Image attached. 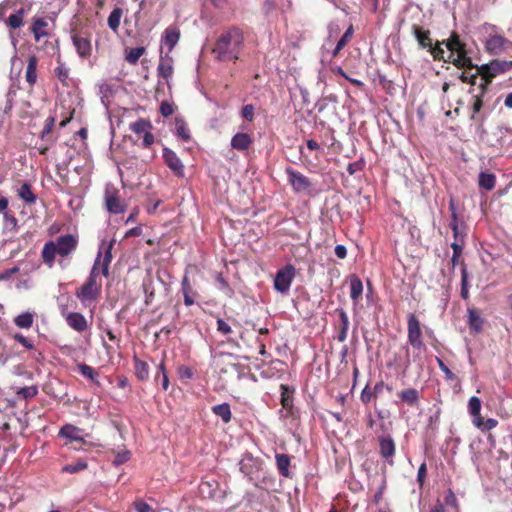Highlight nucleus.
<instances>
[{
	"mask_svg": "<svg viewBox=\"0 0 512 512\" xmlns=\"http://www.w3.org/2000/svg\"><path fill=\"white\" fill-rule=\"evenodd\" d=\"M112 246L113 242L101 243L87 281L76 292V296L82 303H90L98 298L102 287L101 275L107 277L109 273V265L112 261Z\"/></svg>",
	"mask_w": 512,
	"mask_h": 512,
	"instance_id": "1",
	"label": "nucleus"
},
{
	"mask_svg": "<svg viewBox=\"0 0 512 512\" xmlns=\"http://www.w3.org/2000/svg\"><path fill=\"white\" fill-rule=\"evenodd\" d=\"M243 43V32L237 27H231L219 36L213 48V53L221 61L237 60Z\"/></svg>",
	"mask_w": 512,
	"mask_h": 512,
	"instance_id": "2",
	"label": "nucleus"
},
{
	"mask_svg": "<svg viewBox=\"0 0 512 512\" xmlns=\"http://www.w3.org/2000/svg\"><path fill=\"white\" fill-rule=\"evenodd\" d=\"M483 44L491 55L511 54L512 41L504 36L501 29L489 23L482 25Z\"/></svg>",
	"mask_w": 512,
	"mask_h": 512,
	"instance_id": "3",
	"label": "nucleus"
},
{
	"mask_svg": "<svg viewBox=\"0 0 512 512\" xmlns=\"http://www.w3.org/2000/svg\"><path fill=\"white\" fill-rule=\"evenodd\" d=\"M512 69V61L508 60H492L487 64L482 65L478 72L482 75L481 82L479 84L482 93L486 92V89L491 80L503 73H506Z\"/></svg>",
	"mask_w": 512,
	"mask_h": 512,
	"instance_id": "4",
	"label": "nucleus"
},
{
	"mask_svg": "<svg viewBox=\"0 0 512 512\" xmlns=\"http://www.w3.org/2000/svg\"><path fill=\"white\" fill-rule=\"evenodd\" d=\"M445 44L446 48L450 51L449 61L457 67H472L471 59L467 56L464 45L461 43L459 36L456 34L440 43V46Z\"/></svg>",
	"mask_w": 512,
	"mask_h": 512,
	"instance_id": "5",
	"label": "nucleus"
},
{
	"mask_svg": "<svg viewBox=\"0 0 512 512\" xmlns=\"http://www.w3.org/2000/svg\"><path fill=\"white\" fill-rule=\"evenodd\" d=\"M412 32L419 46L423 49H427L435 60L444 59V49L440 46V42H437L435 45L433 44L428 30H424L417 25H413Z\"/></svg>",
	"mask_w": 512,
	"mask_h": 512,
	"instance_id": "6",
	"label": "nucleus"
},
{
	"mask_svg": "<svg viewBox=\"0 0 512 512\" xmlns=\"http://www.w3.org/2000/svg\"><path fill=\"white\" fill-rule=\"evenodd\" d=\"M295 276L296 268L291 264L285 265L277 271L274 277V289L280 294L287 295Z\"/></svg>",
	"mask_w": 512,
	"mask_h": 512,
	"instance_id": "7",
	"label": "nucleus"
},
{
	"mask_svg": "<svg viewBox=\"0 0 512 512\" xmlns=\"http://www.w3.org/2000/svg\"><path fill=\"white\" fill-rule=\"evenodd\" d=\"M105 207L113 214L123 213L126 209L124 201L119 197L117 189L107 187L105 191Z\"/></svg>",
	"mask_w": 512,
	"mask_h": 512,
	"instance_id": "8",
	"label": "nucleus"
},
{
	"mask_svg": "<svg viewBox=\"0 0 512 512\" xmlns=\"http://www.w3.org/2000/svg\"><path fill=\"white\" fill-rule=\"evenodd\" d=\"M420 323L414 314L408 316V342L415 349L424 348Z\"/></svg>",
	"mask_w": 512,
	"mask_h": 512,
	"instance_id": "9",
	"label": "nucleus"
},
{
	"mask_svg": "<svg viewBox=\"0 0 512 512\" xmlns=\"http://www.w3.org/2000/svg\"><path fill=\"white\" fill-rule=\"evenodd\" d=\"M163 158L167 166L177 175L184 176V165L174 151L169 148L163 149Z\"/></svg>",
	"mask_w": 512,
	"mask_h": 512,
	"instance_id": "10",
	"label": "nucleus"
},
{
	"mask_svg": "<svg viewBox=\"0 0 512 512\" xmlns=\"http://www.w3.org/2000/svg\"><path fill=\"white\" fill-rule=\"evenodd\" d=\"M54 244L57 247V252L61 256L69 255L73 250H75L77 245V240L74 236L70 234H66L60 236Z\"/></svg>",
	"mask_w": 512,
	"mask_h": 512,
	"instance_id": "11",
	"label": "nucleus"
},
{
	"mask_svg": "<svg viewBox=\"0 0 512 512\" xmlns=\"http://www.w3.org/2000/svg\"><path fill=\"white\" fill-rule=\"evenodd\" d=\"M286 173L290 184L296 191H303L309 188V179L300 172L293 170L292 168H287Z\"/></svg>",
	"mask_w": 512,
	"mask_h": 512,
	"instance_id": "12",
	"label": "nucleus"
},
{
	"mask_svg": "<svg viewBox=\"0 0 512 512\" xmlns=\"http://www.w3.org/2000/svg\"><path fill=\"white\" fill-rule=\"evenodd\" d=\"M157 72L158 75L164 78L167 84L169 85V79L172 77L173 74V58L170 56L169 53L163 55V52L161 51Z\"/></svg>",
	"mask_w": 512,
	"mask_h": 512,
	"instance_id": "13",
	"label": "nucleus"
},
{
	"mask_svg": "<svg viewBox=\"0 0 512 512\" xmlns=\"http://www.w3.org/2000/svg\"><path fill=\"white\" fill-rule=\"evenodd\" d=\"M59 436L62 438H66L70 441H84L82 430L72 424L64 425L59 431Z\"/></svg>",
	"mask_w": 512,
	"mask_h": 512,
	"instance_id": "14",
	"label": "nucleus"
},
{
	"mask_svg": "<svg viewBox=\"0 0 512 512\" xmlns=\"http://www.w3.org/2000/svg\"><path fill=\"white\" fill-rule=\"evenodd\" d=\"M72 41L78 55L82 58H86L91 54V42L85 37L78 35L72 36Z\"/></svg>",
	"mask_w": 512,
	"mask_h": 512,
	"instance_id": "15",
	"label": "nucleus"
},
{
	"mask_svg": "<svg viewBox=\"0 0 512 512\" xmlns=\"http://www.w3.org/2000/svg\"><path fill=\"white\" fill-rule=\"evenodd\" d=\"M67 324L78 332H82L87 328V320L85 317L76 312H71L66 315Z\"/></svg>",
	"mask_w": 512,
	"mask_h": 512,
	"instance_id": "16",
	"label": "nucleus"
},
{
	"mask_svg": "<svg viewBox=\"0 0 512 512\" xmlns=\"http://www.w3.org/2000/svg\"><path fill=\"white\" fill-rule=\"evenodd\" d=\"M180 38V31L177 28L169 27L164 31V35L162 38L163 45L168 47V52L173 50V48L176 46Z\"/></svg>",
	"mask_w": 512,
	"mask_h": 512,
	"instance_id": "17",
	"label": "nucleus"
},
{
	"mask_svg": "<svg viewBox=\"0 0 512 512\" xmlns=\"http://www.w3.org/2000/svg\"><path fill=\"white\" fill-rule=\"evenodd\" d=\"M380 454L383 458H392L395 454V443L390 436H382L379 438Z\"/></svg>",
	"mask_w": 512,
	"mask_h": 512,
	"instance_id": "18",
	"label": "nucleus"
},
{
	"mask_svg": "<svg viewBox=\"0 0 512 512\" xmlns=\"http://www.w3.org/2000/svg\"><path fill=\"white\" fill-rule=\"evenodd\" d=\"M468 325L471 331L479 333L483 328L484 320L480 313L475 309H468Z\"/></svg>",
	"mask_w": 512,
	"mask_h": 512,
	"instance_id": "19",
	"label": "nucleus"
},
{
	"mask_svg": "<svg viewBox=\"0 0 512 512\" xmlns=\"http://www.w3.org/2000/svg\"><path fill=\"white\" fill-rule=\"evenodd\" d=\"M363 293V283L356 275L350 276V297L356 305Z\"/></svg>",
	"mask_w": 512,
	"mask_h": 512,
	"instance_id": "20",
	"label": "nucleus"
},
{
	"mask_svg": "<svg viewBox=\"0 0 512 512\" xmlns=\"http://www.w3.org/2000/svg\"><path fill=\"white\" fill-rule=\"evenodd\" d=\"M251 143L252 139L247 133H237L231 140V146L237 150H245Z\"/></svg>",
	"mask_w": 512,
	"mask_h": 512,
	"instance_id": "21",
	"label": "nucleus"
},
{
	"mask_svg": "<svg viewBox=\"0 0 512 512\" xmlns=\"http://www.w3.org/2000/svg\"><path fill=\"white\" fill-rule=\"evenodd\" d=\"M58 254L57 247L54 242L50 241L45 243L42 249V258L43 261L49 266L52 267L54 264L55 255Z\"/></svg>",
	"mask_w": 512,
	"mask_h": 512,
	"instance_id": "22",
	"label": "nucleus"
},
{
	"mask_svg": "<svg viewBox=\"0 0 512 512\" xmlns=\"http://www.w3.org/2000/svg\"><path fill=\"white\" fill-rule=\"evenodd\" d=\"M181 288H182V292H183V296H184L185 305L186 306L193 305L195 302L194 297H195L196 293L193 291L192 286H191L187 276H184L182 283H181Z\"/></svg>",
	"mask_w": 512,
	"mask_h": 512,
	"instance_id": "23",
	"label": "nucleus"
},
{
	"mask_svg": "<svg viewBox=\"0 0 512 512\" xmlns=\"http://www.w3.org/2000/svg\"><path fill=\"white\" fill-rule=\"evenodd\" d=\"M48 23L43 18H35L32 26V32L34 34L35 40L40 41L42 37H46L48 33L45 28Z\"/></svg>",
	"mask_w": 512,
	"mask_h": 512,
	"instance_id": "24",
	"label": "nucleus"
},
{
	"mask_svg": "<svg viewBox=\"0 0 512 512\" xmlns=\"http://www.w3.org/2000/svg\"><path fill=\"white\" fill-rule=\"evenodd\" d=\"M175 134L184 142L190 140V131L186 122L182 118L175 119Z\"/></svg>",
	"mask_w": 512,
	"mask_h": 512,
	"instance_id": "25",
	"label": "nucleus"
},
{
	"mask_svg": "<svg viewBox=\"0 0 512 512\" xmlns=\"http://www.w3.org/2000/svg\"><path fill=\"white\" fill-rule=\"evenodd\" d=\"M496 177L492 173L481 172L479 174V186L487 191L495 187Z\"/></svg>",
	"mask_w": 512,
	"mask_h": 512,
	"instance_id": "26",
	"label": "nucleus"
},
{
	"mask_svg": "<svg viewBox=\"0 0 512 512\" xmlns=\"http://www.w3.org/2000/svg\"><path fill=\"white\" fill-rule=\"evenodd\" d=\"M212 411L215 415L220 417L225 423H228L231 420V409L229 404L222 403L215 405L212 407Z\"/></svg>",
	"mask_w": 512,
	"mask_h": 512,
	"instance_id": "27",
	"label": "nucleus"
},
{
	"mask_svg": "<svg viewBox=\"0 0 512 512\" xmlns=\"http://www.w3.org/2000/svg\"><path fill=\"white\" fill-rule=\"evenodd\" d=\"M398 396L401 398L402 401L406 402L407 404L414 406L417 404L419 393L414 388H409L401 391Z\"/></svg>",
	"mask_w": 512,
	"mask_h": 512,
	"instance_id": "28",
	"label": "nucleus"
},
{
	"mask_svg": "<svg viewBox=\"0 0 512 512\" xmlns=\"http://www.w3.org/2000/svg\"><path fill=\"white\" fill-rule=\"evenodd\" d=\"M276 464L281 475L287 477L289 475L290 458L286 454H276Z\"/></svg>",
	"mask_w": 512,
	"mask_h": 512,
	"instance_id": "29",
	"label": "nucleus"
},
{
	"mask_svg": "<svg viewBox=\"0 0 512 512\" xmlns=\"http://www.w3.org/2000/svg\"><path fill=\"white\" fill-rule=\"evenodd\" d=\"M26 14L24 8H20L14 14H11L8 18L7 25L12 29H17L23 25V17Z\"/></svg>",
	"mask_w": 512,
	"mask_h": 512,
	"instance_id": "30",
	"label": "nucleus"
},
{
	"mask_svg": "<svg viewBox=\"0 0 512 512\" xmlns=\"http://www.w3.org/2000/svg\"><path fill=\"white\" fill-rule=\"evenodd\" d=\"M36 68L37 59L35 56H31L28 60V65L26 68V80L31 85H33L37 80Z\"/></svg>",
	"mask_w": 512,
	"mask_h": 512,
	"instance_id": "31",
	"label": "nucleus"
},
{
	"mask_svg": "<svg viewBox=\"0 0 512 512\" xmlns=\"http://www.w3.org/2000/svg\"><path fill=\"white\" fill-rule=\"evenodd\" d=\"M122 13H123L122 9L117 7L112 10V12L110 13V15L108 17V20H107L108 26L114 32H116L120 26Z\"/></svg>",
	"mask_w": 512,
	"mask_h": 512,
	"instance_id": "32",
	"label": "nucleus"
},
{
	"mask_svg": "<svg viewBox=\"0 0 512 512\" xmlns=\"http://www.w3.org/2000/svg\"><path fill=\"white\" fill-rule=\"evenodd\" d=\"M18 196L24 200L26 203H34L36 201V196L31 190V186L27 183H24L18 189Z\"/></svg>",
	"mask_w": 512,
	"mask_h": 512,
	"instance_id": "33",
	"label": "nucleus"
},
{
	"mask_svg": "<svg viewBox=\"0 0 512 512\" xmlns=\"http://www.w3.org/2000/svg\"><path fill=\"white\" fill-rule=\"evenodd\" d=\"M14 322L19 328L28 329L33 324V314L29 312L22 313L15 318Z\"/></svg>",
	"mask_w": 512,
	"mask_h": 512,
	"instance_id": "34",
	"label": "nucleus"
},
{
	"mask_svg": "<svg viewBox=\"0 0 512 512\" xmlns=\"http://www.w3.org/2000/svg\"><path fill=\"white\" fill-rule=\"evenodd\" d=\"M135 373L138 379L144 381L148 379L149 376V368L148 364L144 361H141L135 358Z\"/></svg>",
	"mask_w": 512,
	"mask_h": 512,
	"instance_id": "35",
	"label": "nucleus"
},
{
	"mask_svg": "<svg viewBox=\"0 0 512 512\" xmlns=\"http://www.w3.org/2000/svg\"><path fill=\"white\" fill-rule=\"evenodd\" d=\"M88 464L87 462L85 461H78L76 463H73V464H67L65 466L62 467V472L63 473H70V474H74V473H78L82 470H85L87 468Z\"/></svg>",
	"mask_w": 512,
	"mask_h": 512,
	"instance_id": "36",
	"label": "nucleus"
},
{
	"mask_svg": "<svg viewBox=\"0 0 512 512\" xmlns=\"http://www.w3.org/2000/svg\"><path fill=\"white\" fill-rule=\"evenodd\" d=\"M352 35H353V28H352V26H350L345 31V33L340 38V40L337 42V45L333 51L334 56L337 55L344 48V46L347 44V42L352 38Z\"/></svg>",
	"mask_w": 512,
	"mask_h": 512,
	"instance_id": "37",
	"label": "nucleus"
},
{
	"mask_svg": "<svg viewBox=\"0 0 512 512\" xmlns=\"http://www.w3.org/2000/svg\"><path fill=\"white\" fill-rule=\"evenodd\" d=\"M443 504L450 512H458V501L455 494L451 490H449L445 496Z\"/></svg>",
	"mask_w": 512,
	"mask_h": 512,
	"instance_id": "38",
	"label": "nucleus"
},
{
	"mask_svg": "<svg viewBox=\"0 0 512 512\" xmlns=\"http://www.w3.org/2000/svg\"><path fill=\"white\" fill-rule=\"evenodd\" d=\"M130 128L136 134H144L151 128V124L146 120L139 119L136 122L132 123L130 125Z\"/></svg>",
	"mask_w": 512,
	"mask_h": 512,
	"instance_id": "39",
	"label": "nucleus"
},
{
	"mask_svg": "<svg viewBox=\"0 0 512 512\" xmlns=\"http://www.w3.org/2000/svg\"><path fill=\"white\" fill-rule=\"evenodd\" d=\"M159 379H161L162 388L165 391L168 390V388H169V379H168V375L166 373L165 366H164L163 362H161L158 365V373L155 375V380L158 381Z\"/></svg>",
	"mask_w": 512,
	"mask_h": 512,
	"instance_id": "40",
	"label": "nucleus"
},
{
	"mask_svg": "<svg viewBox=\"0 0 512 512\" xmlns=\"http://www.w3.org/2000/svg\"><path fill=\"white\" fill-rule=\"evenodd\" d=\"M461 297L465 300L469 298L468 272L466 267L461 269Z\"/></svg>",
	"mask_w": 512,
	"mask_h": 512,
	"instance_id": "41",
	"label": "nucleus"
},
{
	"mask_svg": "<svg viewBox=\"0 0 512 512\" xmlns=\"http://www.w3.org/2000/svg\"><path fill=\"white\" fill-rule=\"evenodd\" d=\"M145 53V48L144 47H136V48H132L130 49V51L127 53L126 55V60L130 63V64H136L138 62V60L140 59V57Z\"/></svg>",
	"mask_w": 512,
	"mask_h": 512,
	"instance_id": "42",
	"label": "nucleus"
},
{
	"mask_svg": "<svg viewBox=\"0 0 512 512\" xmlns=\"http://www.w3.org/2000/svg\"><path fill=\"white\" fill-rule=\"evenodd\" d=\"M78 370L82 376H84L92 381H96V378L98 377V373L91 366H89L87 364H79Z\"/></svg>",
	"mask_w": 512,
	"mask_h": 512,
	"instance_id": "43",
	"label": "nucleus"
},
{
	"mask_svg": "<svg viewBox=\"0 0 512 512\" xmlns=\"http://www.w3.org/2000/svg\"><path fill=\"white\" fill-rule=\"evenodd\" d=\"M468 410L471 415H478L481 410V400L476 396L471 397L468 402Z\"/></svg>",
	"mask_w": 512,
	"mask_h": 512,
	"instance_id": "44",
	"label": "nucleus"
},
{
	"mask_svg": "<svg viewBox=\"0 0 512 512\" xmlns=\"http://www.w3.org/2000/svg\"><path fill=\"white\" fill-rule=\"evenodd\" d=\"M130 451L128 450H122L118 452L115 456V459L113 460V464L116 466H120L124 463H126L130 459Z\"/></svg>",
	"mask_w": 512,
	"mask_h": 512,
	"instance_id": "45",
	"label": "nucleus"
},
{
	"mask_svg": "<svg viewBox=\"0 0 512 512\" xmlns=\"http://www.w3.org/2000/svg\"><path fill=\"white\" fill-rule=\"evenodd\" d=\"M55 74L61 82H65L68 79L69 71L68 68L61 62L55 68Z\"/></svg>",
	"mask_w": 512,
	"mask_h": 512,
	"instance_id": "46",
	"label": "nucleus"
},
{
	"mask_svg": "<svg viewBox=\"0 0 512 512\" xmlns=\"http://www.w3.org/2000/svg\"><path fill=\"white\" fill-rule=\"evenodd\" d=\"M217 331L224 336H228L232 333L231 326L223 319H217Z\"/></svg>",
	"mask_w": 512,
	"mask_h": 512,
	"instance_id": "47",
	"label": "nucleus"
},
{
	"mask_svg": "<svg viewBox=\"0 0 512 512\" xmlns=\"http://www.w3.org/2000/svg\"><path fill=\"white\" fill-rule=\"evenodd\" d=\"M241 115L247 121H252L254 119V106L251 104H247L242 108Z\"/></svg>",
	"mask_w": 512,
	"mask_h": 512,
	"instance_id": "48",
	"label": "nucleus"
},
{
	"mask_svg": "<svg viewBox=\"0 0 512 512\" xmlns=\"http://www.w3.org/2000/svg\"><path fill=\"white\" fill-rule=\"evenodd\" d=\"M364 168V162L362 160L349 163L347 166V172L353 175Z\"/></svg>",
	"mask_w": 512,
	"mask_h": 512,
	"instance_id": "49",
	"label": "nucleus"
},
{
	"mask_svg": "<svg viewBox=\"0 0 512 512\" xmlns=\"http://www.w3.org/2000/svg\"><path fill=\"white\" fill-rule=\"evenodd\" d=\"M37 392L38 391H37L36 387L30 386V387L21 388L18 391V394L22 395L24 398H32V397H34L37 394Z\"/></svg>",
	"mask_w": 512,
	"mask_h": 512,
	"instance_id": "50",
	"label": "nucleus"
},
{
	"mask_svg": "<svg viewBox=\"0 0 512 512\" xmlns=\"http://www.w3.org/2000/svg\"><path fill=\"white\" fill-rule=\"evenodd\" d=\"M178 374L181 379H191L193 377V371L188 366H180L178 368Z\"/></svg>",
	"mask_w": 512,
	"mask_h": 512,
	"instance_id": "51",
	"label": "nucleus"
},
{
	"mask_svg": "<svg viewBox=\"0 0 512 512\" xmlns=\"http://www.w3.org/2000/svg\"><path fill=\"white\" fill-rule=\"evenodd\" d=\"M134 507L137 512H155V510L147 503L143 501H136Z\"/></svg>",
	"mask_w": 512,
	"mask_h": 512,
	"instance_id": "52",
	"label": "nucleus"
},
{
	"mask_svg": "<svg viewBox=\"0 0 512 512\" xmlns=\"http://www.w3.org/2000/svg\"><path fill=\"white\" fill-rule=\"evenodd\" d=\"M337 312H338L340 320H341V329L348 330L349 329V318H348L346 312L343 309H337Z\"/></svg>",
	"mask_w": 512,
	"mask_h": 512,
	"instance_id": "53",
	"label": "nucleus"
},
{
	"mask_svg": "<svg viewBox=\"0 0 512 512\" xmlns=\"http://www.w3.org/2000/svg\"><path fill=\"white\" fill-rule=\"evenodd\" d=\"M160 112L164 117L172 115L174 112L173 105L168 102H163L160 106Z\"/></svg>",
	"mask_w": 512,
	"mask_h": 512,
	"instance_id": "54",
	"label": "nucleus"
},
{
	"mask_svg": "<svg viewBox=\"0 0 512 512\" xmlns=\"http://www.w3.org/2000/svg\"><path fill=\"white\" fill-rule=\"evenodd\" d=\"M426 473H427L426 464L422 463L420 465V467L418 469V473H417V481L420 484V486H422L423 483H424V480H425V477H426Z\"/></svg>",
	"mask_w": 512,
	"mask_h": 512,
	"instance_id": "55",
	"label": "nucleus"
},
{
	"mask_svg": "<svg viewBox=\"0 0 512 512\" xmlns=\"http://www.w3.org/2000/svg\"><path fill=\"white\" fill-rule=\"evenodd\" d=\"M498 424V421L493 418H488L484 420L482 431H490L494 429Z\"/></svg>",
	"mask_w": 512,
	"mask_h": 512,
	"instance_id": "56",
	"label": "nucleus"
},
{
	"mask_svg": "<svg viewBox=\"0 0 512 512\" xmlns=\"http://www.w3.org/2000/svg\"><path fill=\"white\" fill-rule=\"evenodd\" d=\"M460 79L463 82L470 83L471 85H476L477 83V75L475 74L469 75L468 73L463 72L460 76Z\"/></svg>",
	"mask_w": 512,
	"mask_h": 512,
	"instance_id": "57",
	"label": "nucleus"
},
{
	"mask_svg": "<svg viewBox=\"0 0 512 512\" xmlns=\"http://www.w3.org/2000/svg\"><path fill=\"white\" fill-rule=\"evenodd\" d=\"M484 93L481 92V95H475L474 96V102H473V113H478L481 108H482V105H483V102H482V95Z\"/></svg>",
	"mask_w": 512,
	"mask_h": 512,
	"instance_id": "58",
	"label": "nucleus"
},
{
	"mask_svg": "<svg viewBox=\"0 0 512 512\" xmlns=\"http://www.w3.org/2000/svg\"><path fill=\"white\" fill-rule=\"evenodd\" d=\"M372 396L373 393L367 386L361 392V400L363 403H369L372 399Z\"/></svg>",
	"mask_w": 512,
	"mask_h": 512,
	"instance_id": "59",
	"label": "nucleus"
},
{
	"mask_svg": "<svg viewBox=\"0 0 512 512\" xmlns=\"http://www.w3.org/2000/svg\"><path fill=\"white\" fill-rule=\"evenodd\" d=\"M15 340L18 341L19 343H21L24 347H26L27 349H32L33 348V345L30 343V341L27 340L26 337H24L23 335L21 334H16L14 336Z\"/></svg>",
	"mask_w": 512,
	"mask_h": 512,
	"instance_id": "60",
	"label": "nucleus"
},
{
	"mask_svg": "<svg viewBox=\"0 0 512 512\" xmlns=\"http://www.w3.org/2000/svg\"><path fill=\"white\" fill-rule=\"evenodd\" d=\"M14 6L13 0H6L0 5V16L3 17L8 9H12Z\"/></svg>",
	"mask_w": 512,
	"mask_h": 512,
	"instance_id": "61",
	"label": "nucleus"
},
{
	"mask_svg": "<svg viewBox=\"0 0 512 512\" xmlns=\"http://www.w3.org/2000/svg\"><path fill=\"white\" fill-rule=\"evenodd\" d=\"M14 6L13 0H6L0 5V16L3 17L8 9H12Z\"/></svg>",
	"mask_w": 512,
	"mask_h": 512,
	"instance_id": "62",
	"label": "nucleus"
},
{
	"mask_svg": "<svg viewBox=\"0 0 512 512\" xmlns=\"http://www.w3.org/2000/svg\"><path fill=\"white\" fill-rule=\"evenodd\" d=\"M154 143V135L149 130L143 134V146L149 147Z\"/></svg>",
	"mask_w": 512,
	"mask_h": 512,
	"instance_id": "63",
	"label": "nucleus"
},
{
	"mask_svg": "<svg viewBox=\"0 0 512 512\" xmlns=\"http://www.w3.org/2000/svg\"><path fill=\"white\" fill-rule=\"evenodd\" d=\"M430 512H450L443 503L437 501L435 505L431 508Z\"/></svg>",
	"mask_w": 512,
	"mask_h": 512,
	"instance_id": "64",
	"label": "nucleus"
}]
</instances>
